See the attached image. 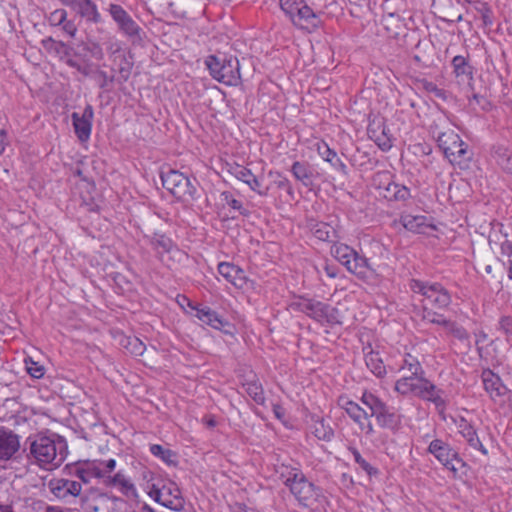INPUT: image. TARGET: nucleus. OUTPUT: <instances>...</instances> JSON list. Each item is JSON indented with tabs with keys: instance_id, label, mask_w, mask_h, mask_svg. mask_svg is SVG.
Here are the masks:
<instances>
[{
	"instance_id": "f257e3e1",
	"label": "nucleus",
	"mask_w": 512,
	"mask_h": 512,
	"mask_svg": "<svg viewBox=\"0 0 512 512\" xmlns=\"http://www.w3.org/2000/svg\"><path fill=\"white\" fill-rule=\"evenodd\" d=\"M67 443L57 434L38 435L30 439L27 459L30 464L51 471L62 465L67 457Z\"/></svg>"
},
{
	"instance_id": "f03ea898",
	"label": "nucleus",
	"mask_w": 512,
	"mask_h": 512,
	"mask_svg": "<svg viewBox=\"0 0 512 512\" xmlns=\"http://www.w3.org/2000/svg\"><path fill=\"white\" fill-rule=\"evenodd\" d=\"M280 476L299 505L309 508L320 501L321 489L310 482L298 468H286Z\"/></svg>"
},
{
	"instance_id": "7ed1b4c3",
	"label": "nucleus",
	"mask_w": 512,
	"mask_h": 512,
	"mask_svg": "<svg viewBox=\"0 0 512 512\" xmlns=\"http://www.w3.org/2000/svg\"><path fill=\"white\" fill-rule=\"evenodd\" d=\"M411 289L414 293L422 296L420 301L422 302L421 317L423 320H425L427 312L438 314L433 311L434 308L443 309L448 307L451 303L449 292L439 283L429 284L419 280H413Z\"/></svg>"
},
{
	"instance_id": "20e7f679",
	"label": "nucleus",
	"mask_w": 512,
	"mask_h": 512,
	"mask_svg": "<svg viewBox=\"0 0 512 512\" xmlns=\"http://www.w3.org/2000/svg\"><path fill=\"white\" fill-rule=\"evenodd\" d=\"M394 389L401 395L413 394L424 400L431 401L437 407L444 405V400L440 395L441 391L429 380L422 377V375L403 376L396 381Z\"/></svg>"
},
{
	"instance_id": "39448f33",
	"label": "nucleus",
	"mask_w": 512,
	"mask_h": 512,
	"mask_svg": "<svg viewBox=\"0 0 512 512\" xmlns=\"http://www.w3.org/2000/svg\"><path fill=\"white\" fill-rule=\"evenodd\" d=\"M437 142L451 164L457 165L461 169L468 167L472 159V153L468 150V145L454 130L448 129L440 132L437 136Z\"/></svg>"
},
{
	"instance_id": "423d86ee",
	"label": "nucleus",
	"mask_w": 512,
	"mask_h": 512,
	"mask_svg": "<svg viewBox=\"0 0 512 512\" xmlns=\"http://www.w3.org/2000/svg\"><path fill=\"white\" fill-rule=\"evenodd\" d=\"M205 64L211 76L228 86H237L241 83L239 60L235 57L219 59L214 55L207 57Z\"/></svg>"
},
{
	"instance_id": "0eeeda50",
	"label": "nucleus",
	"mask_w": 512,
	"mask_h": 512,
	"mask_svg": "<svg viewBox=\"0 0 512 512\" xmlns=\"http://www.w3.org/2000/svg\"><path fill=\"white\" fill-rule=\"evenodd\" d=\"M331 252L349 272L360 278L367 277L370 267L365 257L360 256L356 251L345 244L333 246Z\"/></svg>"
},
{
	"instance_id": "6e6552de",
	"label": "nucleus",
	"mask_w": 512,
	"mask_h": 512,
	"mask_svg": "<svg viewBox=\"0 0 512 512\" xmlns=\"http://www.w3.org/2000/svg\"><path fill=\"white\" fill-rule=\"evenodd\" d=\"M161 180L163 186L178 199L192 198L196 192V188L190 179L179 171L169 170L162 173Z\"/></svg>"
},
{
	"instance_id": "1a4fd4ad",
	"label": "nucleus",
	"mask_w": 512,
	"mask_h": 512,
	"mask_svg": "<svg viewBox=\"0 0 512 512\" xmlns=\"http://www.w3.org/2000/svg\"><path fill=\"white\" fill-rule=\"evenodd\" d=\"M49 492L55 499L65 504H72L81 496L80 482L67 478H52L47 483Z\"/></svg>"
},
{
	"instance_id": "9d476101",
	"label": "nucleus",
	"mask_w": 512,
	"mask_h": 512,
	"mask_svg": "<svg viewBox=\"0 0 512 512\" xmlns=\"http://www.w3.org/2000/svg\"><path fill=\"white\" fill-rule=\"evenodd\" d=\"M108 11L117 24L118 30L133 42L141 40V27L118 4H110Z\"/></svg>"
},
{
	"instance_id": "9b49d317",
	"label": "nucleus",
	"mask_w": 512,
	"mask_h": 512,
	"mask_svg": "<svg viewBox=\"0 0 512 512\" xmlns=\"http://www.w3.org/2000/svg\"><path fill=\"white\" fill-rule=\"evenodd\" d=\"M361 401L371 411V417H376L382 427H393L395 415L389 412L386 404L371 393H364Z\"/></svg>"
},
{
	"instance_id": "f8f14e48",
	"label": "nucleus",
	"mask_w": 512,
	"mask_h": 512,
	"mask_svg": "<svg viewBox=\"0 0 512 512\" xmlns=\"http://www.w3.org/2000/svg\"><path fill=\"white\" fill-rule=\"evenodd\" d=\"M338 405L346 411V413L356 422L360 429L366 434H372L374 432L373 426L369 421L371 412L369 413L362 407H360L354 401L349 400L346 397H340L338 399Z\"/></svg>"
},
{
	"instance_id": "ddd939ff",
	"label": "nucleus",
	"mask_w": 512,
	"mask_h": 512,
	"mask_svg": "<svg viewBox=\"0 0 512 512\" xmlns=\"http://www.w3.org/2000/svg\"><path fill=\"white\" fill-rule=\"evenodd\" d=\"M428 451L433 454L447 469L453 472L458 470V465H463L462 460L458 458L457 453L442 440H433L428 447Z\"/></svg>"
},
{
	"instance_id": "4468645a",
	"label": "nucleus",
	"mask_w": 512,
	"mask_h": 512,
	"mask_svg": "<svg viewBox=\"0 0 512 512\" xmlns=\"http://www.w3.org/2000/svg\"><path fill=\"white\" fill-rule=\"evenodd\" d=\"M482 382L485 391L489 394L490 398L494 402H504V398L507 395L508 389L496 374H494L491 370H484L482 372Z\"/></svg>"
},
{
	"instance_id": "2eb2a0df",
	"label": "nucleus",
	"mask_w": 512,
	"mask_h": 512,
	"mask_svg": "<svg viewBox=\"0 0 512 512\" xmlns=\"http://www.w3.org/2000/svg\"><path fill=\"white\" fill-rule=\"evenodd\" d=\"M19 448V436L12 430L0 428V461L10 460Z\"/></svg>"
},
{
	"instance_id": "dca6fc26",
	"label": "nucleus",
	"mask_w": 512,
	"mask_h": 512,
	"mask_svg": "<svg viewBox=\"0 0 512 512\" xmlns=\"http://www.w3.org/2000/svg\"><path fill=\"white\" fill-rule=\"evenodd\" d=\"M93 118V109L90 105L86 106L82 115L74 112L72 114V121L75 133L80 141H87L91 134V121Z\"/></svg>"
},
{
	"instance_id": "f3484780",
	"label": "nucleus",
	"mask_w": 512,
	"mask_h": 512,
	"mask_svg": "<svg viewBox=\"0 0 512 512\" xmlns=\"http://www.w3.org/2000/svg\"><path fill=\"white\" fill-rule=\"evenodd\" d=\"M151 244L157 251L160 260L164 263L167 262L166 255L169 259L181 255V251L173 244L171 239L165 235L155 234L151 238Z\"/></svg>"
},
{
	"instance_id": "a211bd4d",
	"label": "nucleus",
	"mask_w": 512,
	"mask_h": 512,
	"mask_svg": "<svg viewBox=\"0 0 512 512\" xmlns=\"http://www.w3.org/2000/svg\"><path fill=\"white\" fill-rule=\"evenodd\" d=\"M104 485L108 487H116L126 497H137V490L129 477L121 471L117 472L114 476L106 475L104 478Z\"/></svg>"
},
{
	"instance_id": "6ab92c4d",
	"label": "nucleus",
	"mask_w": 512,
	"mask_h": 512,
	"mask_svg": "<svg viewBox=\"0 0 512 512\" xmlns=\"http://www.w3.org/2000/svg\"><path fill=\"white\" fill-rule=\"evenodd\" d=\"M425 321L443 326L447 333L459 340L468 339V333L462 326L453 321L445 319L441 314H431L427 312Z\"/></svg>"
},
{
	"instance_id": "aec40b11",
	"label": "nucleus",
	"mask_w": 512,
	"mask_h": 512,
	"mask_svg": "<svg viewBox=\"0 0 512 512\" xmlns=\"http://www.w3.org/2000/svg\"><path fill=\"white\" fill-rule=\"evenodd\" d=\"M293 24L302 29H315L319 26L320 20L313 10L304 2L294 18Z\"/></svg>"
},
{
	"instance_id": "412c9836",
	"label": "nucleus",
	"mask_w": 512,
	"mask_h": 512,
	"mask_svg": "<svg viewBox=\"0 0 512 512\" xmlns=\"http://www.w3.org/2000/svg\"><path fill=\"white\" fill-rule=\"evenodd\" d=\"M230 173L238 180L247 184L253 191H256L259 195H266V192L261 191L260 182L257 177L251 172V170L241 165H234L230 168Z\"/></svg>"
},
{
	"instance_id": "4be33fe9",
	"label": "nucleus",
	"mask_w": 512,
	"mask_h": 512,
	"mask_svg": "<svg viewBox=\"0 0 512 512\" xmlns=\"http://www.w3.org/2000/svg\"><path fill=\"white\" fill-rule=\"evenodd\" d=\"M401 222L407 230L420 234L426 233L427 229L434 228L423 215L407 214L401 217Z\"/></svg>"
},
{
	"instance_id": "5701e85b",
	"label": "nucleus",
	"mask_w": 512,
	"mask_h": 512,
	"mask_svg": "<svg viewBox=\"0 0 512 512\" xmlns=\"http://www.w3.org/2000/svg\"><path fill=\"white\" fill-rule=\"evenodd\" d=\"M218 272L234 286L241 287L244 283L243 271L234 264L222 262L218 265Z\"/></svg>"
},
{
	"instance_id": "b1692460",
	"label": "nucleus",
	"mask_w": 512,
	"mask_h": 512,
	"mask_svg": "<svg viewBox=\"0 0 512 512\" xmlns=\"http://www.w3.org/2000/svg\"><path fill=\"white\" fill-rule=\"evenodd\" d=\"M291 172L304 186L310 187L313 185L315 176L314 170L308 163L299 161L294 162L291 167Z\"/></svg>"
},
{
	"instance_id": "393cba45",
	"label": "nucleus",
	"mask_w": 512,
	"mask_h": 512,
	"mask_svg": "<svg viewBox=\"0 0 512 512\" xmlns=\"http://www.w3.org/2000/svg\"><path fill=\"white\" fill-rule=\"evenodd\" d=\"M317 151L324 161L329 162L333 168L340 171L343 175H347L346 164L337 157L336 152L330 149L326 143L318 144Z\"/></svg>"
},
{
	"instance_id": "a878e982",
	"label": "nucleus",
	"mask_w": 512,
	"mask_h": 512,
	"mask_svg": "<svg viewBox=\"0 0 512 512\" xmlns=\"http://www.w3.org/2000/svg\"><path fill=\"white\" fill-rule=\"evenodd\" d=\"M302 310L310 317L314 318L319 322H325L327 317V310H330V305L322 303L320 301L308 300L302 304Z\"/></svg>"
},
{
	"instance_id": "bb28decb",
	"label": "nucleus",
	"mask_w": 512,
	"mask_h": 512,
	"mask_svg": "<svg viewBox=\"0 0 512 512\" xmlns=\"http://www.w3.org/2000/svg\"><path fill=\"white\" fill-rule=\"evenodd\" d=\"M75 12L87 22L93 24L102 22V17L98 7L92 0H83Z\"/></svg>"
},
{
	"instance_id": "cd10ccee",
	"label": "nucleus",
	"mask_w": 512,
	"mask_h": 512,
	"mask_svg": "<svg viewBox=\"0 0 512 512\" xmlns=\"http://www.w3.org/2000/svg\"><path fill=\"white\" fill-rule=\"evenodd\" d=\"M452 66L456 77L460 81L470 82L473 79V67L465 57L461 55L455 56L452 60Z\"/></svg>"
},
{
	"instance_id": "c85d7f7f",
	"label": "nucleus",
	"mask_w": 512,
	"mask_h": 512,
	"mask_svg": "<svg viewBox=\"0 0 512 512\" xmlns=\"http://www.w3.org/2000/svg\"><path fill=\"white\" fill-rule=\"evenodd\" d=\"M75 475L84 483H90L93 478L102 479L104 483V478L106 477V471H103L96 464H87L85 467H77L75 469Z\"/></svg>"
},
{
	"instance_id": "c756f323",
	"label": "nucleus",
	"mask_w": 512,
	"mask_h": 512,
	"mask_svg": "<svg viewBox=\"0 0 512 512\" xmlns=\"http://www.w3.org/2000/svg\"><path fill=\"white\" fill-rule=\"evenodd\" d=\"M369 351L365 352V363L368 369L378 378H382L386 375V366L383 363L379 352L373 351L369 347Z\"/></svg>"
},
{
	"instance_id": "7c9ffc66",
	"label": "nucleus",
	"mask_w": 512,
	"mask_h": 512,
	"mask_svg": "<svg viewBox=\"0 0 512 512\" xmlns=\"http://www.w3.org/2000/svg\"><path fill=\"white\" fill-rule=\"evenodd\" d=\"M460 434L462 437L467 441V443L475 450H479L483 455H487L488 451L482 444V442L479 440V437L475 431V429L469 425L468 423L464 422L460 424Z\"/></svg>"
},
{
	"instance_id": "2f4dec72",
	"label": "nucleus",
	"mask_w": 512,
	"mask_h": 512,
	"mask_svg": "<svg viewBox=\"0 0 512 512\" xmlns=\"http://www.w3.org/2000/svg\"><path fill=\"white\" fill-rule=\"evenodd\" d=\"M375 125L376 123L373 122V124H371L368 128L370 137L375 139V142L381 150H389L392 147V143L391 139L387 136L384 124L378 123L377 129L374 127Z\"/></svg>"
},
{
	"instance_id": "473e14b6",
	"label": "nucleus",
	"mask_w": 512,
	"mask_h": 512,
	"mask_svg": "<svg viewBox=\"0 0 512 512\" xmlns=\"http://www.w3.org/2000/svg\"><path fill=\"white\" fill-rule=\"evenodd\" d=\"M379 195L389 201L406 200L410 196V190L392 181L384 191L379 192Z\"/></svg>"
},
{
	"instance_id": "72a5a7b5",
	"label": "nucleus",
	"mask_w": 512,
	"mask_h": 512,
	"mask_svg": "<svg viewBox=\"0 0 512 512\" xmlns=\"http://www.w3.org/2000/svg\"><path fill=\"white\" fill-rule=\"evenodd\" d=\"M192 309L195 310V317L203 323L210 325L215 329H220L223 325L218 314L209 307H192Z\"/></svg>"
},
{
	"instance_id": "f704fd0d",
	"label": "nucleus",
	"mask_w": 512,
	"mask_h": 512,
	"mask_svg": "<svg viewBox=\"0 0 512 512\" xmlns=\"http://www.w3.org/2000/svg\"><path fill=\"white\" fill-rule=\"evenodd\" d=\"M400 370L404 373V376H417L423 374L420 362L416 357L410 354H407L404 357Z\"/></svg>"
},
{
	"instance_id": "c9c22d12",
	"label": "nucleus",
	"mask_w": 512,
	"mask_h": 512,
	"mask_svg": "<svg viewBox=\"0 0 512 512\" xmlns=\"http://www.w3.org/2000/svg\"><path fill=\"white\" fill-rule=\"evenodd\" d=\"M311 231L313 235L321 241H333V239L336 237L335 229L325 222L316 223L311 228Z\"/></svg>"
},
{
	"instance_id": "e433bc0d",
	"label": "nucleus",
	"mask_w": 512,
	"mask_h": 512,
	"mask_svg": "<svg viewBox=\"0 0 512 512\" xmlns=\"http://www.w3.org/2000/svg\"><path fill=\"white\" fill-rule=\"evenodd\" d=\"M114 500V498L108 496L107 494L101 493L92 500V502L89 504V508L93 512H111V506Z\"/></svg>"
},
{
	"instance_id": "4c0bfd02",
	"label": "nucleus",
	"mask_w": 512,
	"mask_h": 512,
	"mask_svg": "<svg viewBox=\"0 0 512 512\" xmlns=\"http://www.w3.org/2000/svg\"><path fill=\"white\" fill-rule=\"evenodd\" d=\"M122 346L132 355L141 356L146 350L145 344L137 337H124Z\"/></svg>"
},
{
	"instance_id": "58836bf2",
	"label": "nucleus",
	"mask_w": 512,
	"mask_h": 512,
	"mask_svg": "<svg viewBox=\"0 0 512 512\" xmlns=\"http://www.w3.org/2000/svg\"><path fill=\"white\" fill-rule=\"evenodd\" d=\"M314 435L324 441H330L334 435V431L329 424H326L323 419L317 418L313 425Z\"/></svg>"
},
{
	"instance_id": "ea45409f",
	"label": "nucleus",
	"mask_w": 512,
	"mask_h": 512,
	"mask_svg": "<svg viewBox=\"0 0 512 512\" xmlns=\"http://www.w3.org/2000/svg\"><path fill=\"white\" fill-rule=\"evenodd\" d=\"M150 495L154 498V500L166 508L171 510L179 511L183 508L182 503H175L172 499L165 498L162 488H155L150 492Z\"/></svg>"
},
{
	"instance_id": "a19ab883",
	"label": "nucleus",
	"mask_w": 512,
	"mask_h": 512,
	"mask_svg": "<svg viewBox=\"0 0 512 512\" xmlns=\"http://www.w3.org/2000/svg\"><path fill=\"white\" fill-rule=\"evenodd\" d=\"M246 393L257 403L260 405H264L265 397L264 391L260 383L256 381L247 382L245 385Z\"/></svg>"
},
{
	"instance_id": "79ce46f5",
	"label": "nucleus",
	"mask_w": 512,
	"mask_h": 512,
	"mask_svg": "<svg viewBox=\"0 0 512 512\" xmlns=\"http://www.w3.org/2000/svg\"><path fill=\"white\" fill-rule=\"evenodd\" d=\"M150 452L156 456L161 458L165 463L167 464H174L175 463V453H173L169 449H165L163 446L154 444L150 446Z\"/></svg>"
},
{
	"instance_id": "37998d69",
	"label": "nucleus",
	"mask_w": 512,
	"mask_h": 512,
	"mask_svg": "<svg viewBox=\"0 0 512 512\" xmlns=\"http://www.w3.org/2000/svg\"><path fill=\"white\" fill-rule=\"evenodd\" d=\"M303 3V0H280L281 9L289 16L292 22Z\"/></svg>"
},
{
	"instance_id": "c03bdc74",
	"label": "nucleus",
	"mask_w": 512,
	"mask_h": 512,
	"mask_svg": "<svg viewBox=\"0 0 512 512\" xmlns=\"http://www.w3.org/2000/svg\"><path fill=\"white\" fill-rule=\"evenodd\" d=\"M372 181L373 185L381 192L392 182V177L388 171H380L373 176Z\"/></svg>"
},
{
	"instance_id": "a18cd8bd",
	"label": "nucleus",
	"mask_w": 512,
	"mask_h": 512,
	"mask_svg": "<svg viewBox=\"0 0 512 512\" xmlns=\"http://www.w3.org/2000/svg\"><path fill=\"white\" fill-rule=\"evenodd\" d=\"M350 451L354 457L355 462L370 476L377 475L378 470L371 466L359 453L356 448H350Z\"/></svg>"
},
{
	"instance_id": "49530a36",
	"label": "nucleus",
	"mask_w": 512,
	"mask_h": 512,
	"mask_svg": "<svg viewBox=\"0 0 512 512\" xmlns=\"http://www.w3.org/2000/svg\"><path fill=\"white\" fill-rule=\"evenodd\" d=\"M24 362L26 365V370L31 377L40 379L44 376L45 369L42 365L34 362L31 358L25 359Z\"/></svg>"
},
{
	"instance_id": "de8ad7c7",
	"label": "nucleus",
	"mask_w": 512,
	"mask_h": 512,
	"mask_svg": "<svg viewBox=\"0 0 512 512\" xmlns=\"http://www.w3.org/2000/svg\"><path fill=\"white\" fill-rule=\"evenodd\" d=\"M161 488L165 498L172 499L175 503H182L181 492L175 483L171 482L169 484H165Z\"/></svg>"
},
{
	"instance_id": "09e8293b",
	"label": "nucleus",
	"mask_w": 512,
	"mask_h": 512,
	"mask_svg": "<svg viewBox=\"0 0 512 512\" xmlns=\"http://www.w3.org/2000/svg\"><path fill=\"white\" fill-rule=\"evenodd\" d=\"M43 46L47 49H51V51H55L56 53H61L62 51L67 50L66 45L61 41H56L51 37H48L42 41Z\"/></svg>"
},
{
	"instance_id": "8fccbe9b",
	"label": "nucleus",
	"mask_w": 512,
	"mask_h": 512,
	"mask_svg": "<svg viewBox=\"0 0 512 512\" xmlns=\"http://www.w3.org/2000/svg\"><path fill=\"white\" fill-rule=\"evenodd\" d=\"M67 19V11L64 9H56L49 16V22L52 25H62Z\"/></svg>"
},
{
	"instance_id": "3c124183",
	"label": "nucleus",
	"mask_w": 512,
	"mask_h": 512,
	"mask_svg": "<svg viewBox=\"0 0 512 512\" xmlns=\"http://www.w3.org/2000/svg\"><path fill=\"white\" fill-rule=\"evenodd\" d=\"M500 329L505 333V335L512 339V316H504L500 319L499 322Z\"/></svg>"
},
{
	"instance_id": "603ef678",
	"label": "nucleus",
	"mask_w": 512,
	"mask_h": 512,
	"mask_svg": "<svg viewBox=\"0 0 512 512\" xmlns=\"http://www.w3.org/2000/svg\"><path fill=\"white\" fill-rule=\"evenodd\" d=\"M223 195L228 206H230L234 210L239 211L241 215H247V210L243 208L242 203L240 201L232 198L231 195H229L228 193H224Z\"/></svg>"
},
{
	"instance_id": "864d4df0",
	"label": "nucleus",
	"mask_w": 512,
	"mask_h": 512,
	"mask_svg": "<svg viewBox=\"0 0 512 512\" xmlns=\"http://www.w3.org/2000/svg\"><path fill=\"white\" fill-rule=\"evenodd\" d=\"M85 49L91 54V56L95 59L101 60L103 59L104 53L101 46L96 42L88 43Z\"/></svg>"
},
{
	"instance_id": "5fc2aeb1",
	"label": "nucleus",
	"mask_w": 512,
	"mask_h": 512,
	"mask_svg": "<svg viewBox=\"0 0 512 512\" xmlns=\"http://www.w3.org/2000/svg\"><path fill=\"white\" fill-rule=\"evenodd\" d=\"M330 310H327V317H325V322L330 324H341L342 316L340 315L337 308L330 306Z\"/></svg>"
},
{
	"instance_id": "6e6d98bb",
	"label": "nucleus",
	"mask_w": 512,
	"mask_h": 512,
	"mask_svg": "<svg viewBox=\"0 0 512 512\" xmlns=\"http://www.w3.org/2000/svg\"><path fill=\"white\" fill-rule=\"evenodd\" d=\"M96 74L98 77L99 87L102 89L106 88L110 83L114 81L113 76H108L107 73L102 70H98Z\"/></svg>"
},
{
	"instance_id": "4d7b16f0",
	"label": "nucleus",
	"mask_w": 512,
	"mask_h": 512,
	"mask_svg": "<svg viewBox=\"0 0 512 512\" xmlns=\"http://www.w3.org/2000/svg\"><path fill=\"white\" fill-rule=\"evenodd\" d=\"M501 253L506 256H512V241L507 239V236H504V241L500 244Z\"/></svg>"
},
{
	"instance_id": "13d9d810",
	"label": "nucleus",
	"mask_w": 512,
	"mask_h": 512,
	"mask_svg": "<svg viewBox=\"0 0 512 512\" xmlns=\"http://www.w3.org/2000/svg\"><path fill=\"white\" fill-rule=\"evenodd\" d=\"M123 61H124V64H121L120 67H119V72L121 73L122 77L124 80H127L129 75H130V71H131V63L128 62L125 57H123Z\"/></svg>"
},
{
	"instance_id": "bf43d9fd",
	"label": "nucleus",
	"mask_w": 512,
	"mask_h": 512,
	"mask_svg": "<svg viewBox=\"0 0 512 512\" xmlns=\"http://www.w3.org/2000/svg\"><path fill=\"white\" fill-rule=\"evenodd\" d=\"M272 410H273V413H274V415H275V417L277 419H279V420H283L284 419V417H285V410H284V408L281 405H279L277 403H274L272 405Z\"/></svg>"
},
{
	"instance_id": "052dcab7",
	"label": "nucleus",
	"mask_w": 512,
	"mask_h": 512,
	"mask_svg": "<svg viewBox=\"0 0 512 512\" xmlns=\"http://www.w3.org/2000/svg\"><path fill=\"white\" fill-rule=\"evenodd\" d=\"M63 30L69 34L70 36L74 37L76 32H77V28L75 27L74 23L71 22V21H65L63 23Z\"/></svg>"
},
{
	"instance_id": "680f3d73",
	"label": "nucleus",
	"mask_w": 512,
	"mask_h": 512,
	"mask_svg": "<svg viewBox=\"0 0 512 512\" xmlns=\"http://www.w3.org/2000/svg\"><path fill=\"white\" fill-rule=\"evenodd\" d=\"M323 268H324V271H325L326 275H327L328 277H330V278H335V277L337 276V274H338V269H337V267H335V266H333V265H329V264H327V263H326V264L323 266Z\"/></svg>"
},
{
	"instance_id": "e2e57ef3",
	"label": "nucleus",
	"mask_w": 512,
	"mask_h": 512,
	"mask_svg": "<svg viewBox=\"0 0 512 512\" xmlns=\"http://www.w3.org/2000/svg\"><path fill=\"white\" fill-rule=\"evenodd\" d=\"M63 5L72 8L74 11L79 7L83 0H59Z\"/></svg>"
},
{
	"instance_id": "0e129e2a",
	"label": "nucleus",
	"mask_w": 512,
	"mask_h": 512,
	"mask_svg": "<svg viewBox=\"0 0 512 512\" xmlns=\"http://www.w3.org/2000/svg\"><path fill=\"white\" fill-rule=\"evenodd\" d=\"M7 144V135L5 130H0V154L4 151Z\"/></svg>"
},
{
	"instance_id": "69168bd1",
	"label": "nucleus",
	"mask_w": 512,
	"mask_h": 512,
	"mask_svg": "<svg viewBox=\"0 0 512 512\" xmlns=\"http://www.w3.org/2000/svg\"><path fill=\"white\" fill-rule=\"evenodd\" d=\"M105 468L107 469V472H111L116 467V461L114 459H109L105 462H103Z\"/></svg>"
},
{
	"instance_id": "338daca9",
	"label": "nucleus",
	"mask_w": 512,
	"mask_h": 512,
	"mask_svg": "<svg viewBox=\"0 0 512 512\" xmlns=\"http://www.w3.org/2000/svg\"><path fill=\"white\" fill-rule=\"evenodd\" d=\"M489 12H490L489 9L485 8V11L482 14V18H483V21H484L485 24H491L492 23V21H491V19L489 17Z\"/></svg>"
},
{
	"instance_id": "774afa93",
	"label": "nucleus",
	"mask_w": 512,
	"mask_h": 512,
	"mask_svg": "<svg viewBox=\"0 0 512 512\" xmlns=\"http://www.w3.org/2000/svg\"><path fill=\"white\" fill-rule=\"evenodd\" d=\"M0 512H14L10 505H0Z\"/></svg>"
}]
</instances>
